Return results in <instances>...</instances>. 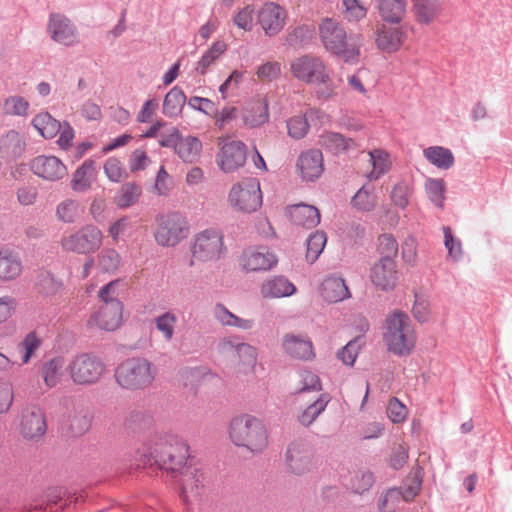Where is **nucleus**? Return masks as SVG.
<instances>
[{
	"mask_svg": "<svg viewBox=\"0 0 512 512\" xmlns=\"http://www.w3.org/2000/svg\"><path fill=\"white\" fill-rule=\"evenodd\" d=\"M244 72L234 70L231 75L222 83L219 87V91L222 95V98L225 99L228 94L233 93L237 90L243 81Z\"/></svg>",
	"mask_w": 512,
	"mask_h": 512,
	"instance_id": "e2e57ef3",
	"label": "nucleus"
},
{
	"mask_svg": "<svg viewBox=\"0 0 512 512\" xmlns=\"http://www.w3.org/2000/svg\"><path fill=\"white\" fill-rule=\"evenodd\" d=\"M96 178L95 161L85 160L80 167L76 169L71 180V187L76 192H84L90 189Z\"/></svg>",
	"mask_w": 512,
	"mask_h": 512,
	"instance_id": "2f4dec72",
	"label": "nucleus"
},
{
	"mask_svg": "<svg viewBox=\"0 0 512 512\" xmlns=\"http://www.w3.org/2000/svg\"><path fill=\"white\" fill-rule=\"evenodd\" d=\"M302 387L300 392L320 391L322 389L320 378L317 374L309 370H303L300 373Z\"/></svg>",
	"mask_w": 512,
	"mask_h": 512,
	"instance_id": "69168bd1",
	"label": "nucleus"
},
{
	"mask_svg": "<svg viewBox=\"0 0 512 512\" xmlns=\"http://www.w3.org/2000/svg\"><path fill=\"white\" fill-rule=\"evenodd\" d=\"M441 10V0H413L412 12L420 24L432 23L440 15Z\"/></svg>",
	"mask_w": 512,
	"mask_h": 512,
	"instance_id": "7c9ffc66",
	"label": "nucleus"
},
{
	"mask_svg": "<svg viewBox=\"0 0 512 512\" xmlns=\"http://www.w3.org/2000/svg\"><path fill=\"white\" fill-rule=\"evenodd\" d=\"M287 215L290 221L303 228L312 229L320 223V212L319 210L307 204H295L287 207Z\"/></svg>",
	"mask_w": 512,
	"mask_h": 512,
	"instance_id": "4be33fe9",
	"label": "nucleus"
},
{
	"mask_svg": "<svg viewBox=\"0 0 512 512\" xmlns=\"http://www.w3.org/2000/svg\"><path fill=\"white\" fill-rule=\"evenodd\" d=\"M32 126L45 139L54 138L62 128V124L48 112L37 114L32 120Z\"/></svg>",
	"mask_w": 512,
	"mask_h": 512,
	"instance_id": "c9c22d12",
	"label": "nucleus"
},
{
	"mask_svg": "<svg viewBox=\"0 0 512 512\" xmlns=\"http://www.w3.org/2000/svg\"><path fill=\"white\" fill-rule=\"evenodd\" d=\"M399 250L398 242L392 234L384 233L378 237L377 251L381 258L394 260Z\"/></svg>",
	"mask_w": 512,
	"mask_h": 512,
	"instance_id": "09e8293b",
	"label": "nucleus"
},
{
	"mask_svg": "<svg viewBox=\"0 0 512 512\" xmlns=\"http://www.w3.org/2000/svg\"><path fill=\"white\" fill-rule=\"evenodd\" d=\"M141 193L140 185L135 182H128L118 190L114 202L120 208H128L138 201Z\"/></svg>",
	"mask_w": 512,
	"mask_h": 512,
	"instance_id": "a19ab883",
	"label": "nucleus"
},
{
	"mask_svg": "<svg viewBox=\"0 0 512 512\" xmlns=\"http://www.w3.org/2000/svg\"><path fill=\"white\" fill-rule=\"evenodd\" d=\"M30 168L38 177L52 182L67 175L66 166L56 156L39 155L31 161Z\"/></svg>",
	"mask_w": 512,
	"mask_h": 512,
	"instance_id": "a211bd4d",
	"label": "nucleus"
},
{
	"mask_svg": "<svg viewBox=\"0 0 512 512\" xmlns=\"http://www.w3.org/2000/svg\"><path fill=\"white\" fill-rule=\"evenodd\" d=\"M115 378L117 383L125 389H144L154 381L155 372L148 360L129 358L116 368Z\"/></svg>",
	"mask_w": 512,
	"mask_h": 512,
	"instance_id": "6e6552de",
	"label": "nucleus"
},
{
	"mask_svg": "<svg viewBox=\"0 0 512 512\" xmlns=\"http://www.w3.org/2000/svg\"><path fill=\"white\" fill-rule=\"evenodd\" d=\"M159 145L164 148H172L175 154L185 163L196 162L202 151V142L198 137L183 136L176 127H172L161 134Z\"/></svg>",
	"mask_w": 512,
	"mask_h": 512,
	"instance_id": "f8f14e48",
	"label": "nucleus"
},
{
	"mask_svg": "<svg viewBox=\"0 0 512 512\" xmlns=\"http://www.w3.org/2000/svg\"><path fill=\"white\" fill-rule=\"evenodd\" d=\"M47 429L45 415L38 407L26 409L22 414L21 434L26 439L42 437Z\"/></svg>",
	"mask_w": 512,
	"mask_h": 512,
	"instance_id": "412c9836",
	"label": "nucleus"
},
{
	"mask_svg": "<svg viewBox=\"0 0 512 512\" xmlns=\"http://www.w3.org/2000/svg\"><path fill=\"white\" fill-rule=\"evenodd\" d=\"M297 167L302 179L314 181L324 171L323 154L319 149H309L300 154L297 160Z\"/></svg>",
	"mask_w": 512,
	"mask_h": 512,
	"instance_id": "6ab92c4d",
	"label": "nucleus"
},
{
	"mask_svg": "<svg viewBox=\"0 0 512 512\" xmlns=\"http://www.w3.org/2000/svg\"><path fill=\"white\" fill-rule=\"evenodd\" d=\"M377 9L383 21L399 23L406 12L405 0H377Z\"/></svg>",
	"mask_w": 512,
	"mask_h": 512,
	"instance_id": "473e14b6",
	"label": "nucleus"
},
{
	"mask_svg": "<svg viewBox=\"0 0 512 512\" xmlns=\"http://www.w3.org/2000/svg\"><path fill=\"white\" fill-rule=\"evenodd\" d=\"M224 236L221 230L208 228L194 236L191 243L192 258L190 266L196 262H208L218 260L225 252Z\"/></svg>",
	"mask_w": 512,
	"mask_h": 512,
	"instance_id": "9d476101",
	"label": "nucleus"
},
{
	"mask_svg": "<svg viewBox=\"0 0 512 512\" xmlns=\"http://www.w3.org/2000/svg\"><path fill=\"white\" fill-rule=\"evenodd\" d=\"M228 201L237 211L255 212L261 207L263 201L259 179L247 177L234 184L229 192Z\"/></svg>",
	"mask_w": 512,
	"mask_h": 512,
	"instance_id": "9b49d317",
	"label": "nucleus"
},
{
	"mask_svg": "<svg viewBox=\"0 0 512 512\" xmlns=\"http://www.w3.org/2000/svg\"><path fill=\"white\" fill-rule=\"evenodd\" d=\"M269 120V104L267 99L251 101L243 111L245 125L255 128L262 126Z\"/></svg>",
	"mask_w": 512,
	"mask_h": 512,
	"instance_id": "c85d7f7f",
	"label": "nucleus"
},
{
	"mask_svg": "<svg viewBox=\"0 0 512 512\" xmlns=\"http://www.w3.org/2000/svg\"><path fill=\"white\" fill-rule=\"evenodd\" d=\"M410 194L409 184L406 181H400L393 187L390 197L395 206L405 209L409 205Z\"/></svg>",
	"mask_w": 512,
	"mask_h": 512,
	"instance_id": "864d4df0",
	"label": "nucleus"
},
{
	"mask_svg": "<svg viewBox=\"0 0 512 512\" xmlns=\"http://www.w3.org/2000/svg\"><path fill=\"white\" fill-rule=\"evenodd\" d=\"M319 143L327 151L334 155L347 153L358 148V144L352 138H347L340 133L325 132L320 136Z\"/></svg>",
	"mask_w": 512,
	"mask_h": 512,
	"instance_id": "cd10ccee",
	"label": "nucleus"
},
{
	"mask_svg": "<svg viewBox=\"0 0 512 512\" xmlns=\"http://www.w3.org/2000/svg\"><path fill=\"white\" fill-rule=\"evenodd\" d=\"M186 96L181 88L173 87L164 97L163 113L168 117H175L182 111Z\"/></svg>",
	"mask_w": 512,
	"mask_h": 512,
	"instance_id": "ea45409f",
	"label": "nucleus"
},
{
	"mask_svg": "<svg viewBox=\"0 0 512 512\" xmlns=\"http://www.w3.org/2000/svg\"><path fill=\"white\" fill-rule=\"evenodd\" d=\"M154 239L162 247H175L190 233L187 217L178 211L159 214L156 217Z\"/></svg>",
	"mask_w": 512,
	"mask_h": 512,
	"instance_id": "423d86ee",
	"label": "nucleus"
},
{
	"mask_svg": "<svg viewBox=\"0 0 512 512\" xmlns=\"http://www.w3.org/2000/svg\"><path fill=\"white\" fill-rule=\"evenodd\" d=\"M98 264L104 272L115 271L120 264V255L114 249H104L98 255Z\"/></svg>",
	"mask_w": 512,
	"mask_h": 512,
	"instance_id": "13d9d810",
	"label": "nucleus"
},
{
	"mask_svg": "<svg viewBox=\"0 0 512 512\" xmlns=\"http://www.w3.org/2000/svg\"><path fill=\"white\" fill-rule=\"evenodd\" d=\"M219 347L223 352L234 350L243 365L251 368L255 367L257 362L256 349L247 343L240 342L238 337L224 338Z\"/></svg>",
	"mask_w": 512,
	"mask_h": 512,
	"instance_id": "393cba45",
	"label": "nucleus"
},
{
	"mask_svg": "<svg viewBox=\"0 0 512 512\" xmlns=\"http://www.w3.org/2000/svg\"><path fill=\"white\" fill-rule=\"evenodd\" d=\"M330 401L328 394H321L316 401L310 404L298 417L299 422L304 426L311 425L315 419L326 409Z\"/></svg>",
	"mask_w": 512,
	"mask_h": 512,
	"instance_id": "c03bdc74",
	"label": "nucleus"
},
{
	"mask_svg": "<svg viewBox=\"0 0 512 512\" xmlns=\"http://www.w3.org/2000/svg\"><path fill=\"white\" fill-rule=\"evenodd\" d=\"M189 458V446L177 435H164L156 438L154 443L147 447L140 458L137 468L156 467L171 473L173 477L181 474L180 497L188 505L190 498H197L203 489V473L198 469L184 468Z\"/></svg>",
	"mask_w": 512,
	"mask_h": 512,
	"instance_id": "f257e3e1",
	"label": "nucleus"
},
{
	"mask_svg": "<svg viewBox=\"0 0 512 512\" xmlns=\"http://www.w3.org/2000/svg\"><path fill=\"white\" fill-rule=\"evenodd\" d=\"M65 370L74 384L88 386L98 383L107 367L99 356L82 352L72 357Z\"/></svg>",
	"mask_w": 512,
	"mask_h": 512,
	"instance_id": "0eeeda50",
	"label": "nucleus"
},
{
	"mask_svg": "<svg viewBox=\"0 0 512 512\" xmlns=\"http://www.w3.org/2000/svg\"><path fill=\"white\" fill-rule=\"evenodd\" d=\"M284 351L293 358L309 361L315 358L313 343L308 336L286 334L283 337Z\"/></svg>",
	"mask_w": 512,
	"mask_h": 512,
	"instance_id": "aec40b11",
	"label": "nucleus"
},
{
	"mask_svg": "<svg viewBox=\"0 0 512 512\" xmlns=\"http://www.w3.org/2000/svg\"><path fill=\"white\" fill-rule=\"evenodd\" d=\"M321 296L330 303H336L350 297L345 280L339 276H327L320 288Z\"/></svg>",
	"mask_w": 512,
	"mask_h": 512,
	"instance_id": "a878e982",
	"label": "nucleus"
},
{
	"mask_svg": "<svg viewBox=\"0 0 512 512\" xmlns=\"http://www.w3.org/2000/svg\"><path fill=\"white\" fill-rule=\"evenodd\" d=\"M121 280H113L100 288L98 297L102 302L99 309L93 313L87 325L105 331H115L123 322L124 305L119 300Z\"/></svg>",
	"mask_w": 512,
	"mask_h": 512,
	"instance_id": "f03ea898",
	"label": "nucleus"
},
{
	"mask_svg": "<svg viewBox=\"0 0 512 512\" xmlns=\"http://www.w3.org/2000/svg\"><path fill=\"white\" fill-rule=\"evenodd\" d=\"M425 158L439 169L447 170L454 165V156L450 149L442 146H431L424 149Z\"/></svg>",
	"mask_w": 512,
	"mask_h": 512,
	"instance_id": "e433bc0d",
	"label": "nucleus"
},
{
	"mask_svg": "<svg viewBox=\"0 0 512 512\" xmlns=\"http://www.w3.org/2000/svg\"><path fill=\"white\" fill-rule=\"evenodd\" d=\"M374 483V476L371 472H360L352 478L351 488L355 493L361 494L370 489Z\"/></svg>",
	"mask_w": 512,
	"mask_h": 512,
	"instance_id": "0e129e2a",
	"label": "nucleus"
},
{
	"mask_svg": "<svg viewBox=\"0 0 512 512\" xmlns=\"http://www.w3.org/2000/svg\"><path fill=\"white\" fill-rule=\"evenodd\" d=\"M104 171L112 182H120L127 176L126 169L115 157H110L106 160L104 164Z\"/></svg>",
	"mask_w": 512,
	"mask_h": 512,
	"instance_id": "052dcab7",
	"label": "nucleus"
},
{
	"mask_svg": "<svg viewBox=\"0 0 512 512\" xmlns=\"http://www.w3.org/2000/svg\"><path fill=\"white\" fill-rule=\"evenodd\" d=\"M278 262L277 257L266 247H249L240 257V265L247 272H259L272 269Z\"/></svg>",
	"mask_w": 512,
	"mask_h": 512,
	"instance_id": "dca6fc26",
	"label": "nucleus"
},
{
	"mask_svg": "<svg viewBox=\"0 0 512 512\" xmlns=\"http://www.w3.org/2000/svg\"><path fill=\"white\" fill-rule=\"evenodd\" d=\"M316 66H291L293 75L307 83H319L327 87V92L319 90L325 98L329 97L332 90L329 87L330 78L325 72V66H319L320 69H314Z\"/></svg>",
	"mask_w": 512,
	"mask_h": 512,
	"instance_id": "bb28decb",
	"label": "nucleus"
},
{
	"mask_svg": "<svg viewBox=\"0 0 512 512\" xmlns=\"http://www.w3.org/2000/svg\"><path fill=\"white\" fill-rule=\"evenodd\" d=\"M405 33L400 28H391L383 26L376 38L377 46L387 52L397 50L403 43Z\"/></svg>",
	"mask_w": 512,
	"mask_h": 512,
	"instance_id": "72a5a7b5",
	"label": "nucleus"
},
{
	"mask_svg": "<svg viewBox=\"0 0 512 512\" xmlns=\"http://www.w3.org/2000/svg\"><path fill=\"white\" fill-rule=\"evenodd\" d=\"M287 20L286 9L276 2H265L257 11V21L268 36L279 34Z\"/></svg>",
	"mask_w": 512,
	"mask_h": 512,
	"instance_id": "4468645a",
	"label": "nucleus"
},
{
	"mask_svg": "<svg viewBox=\"0 0 512 512\" xmlns=\"http://www.w3.org/2000/svg\"><path fill=\"white\" fill-rule=\"evenodd\" d=\"M342 13L348 22H359L367 15L368 0H341Z\"/></svg>",
	"mask_w": 512,
	"mask_h": 512,
	"instance_id": "79ce46f5",
	"label": "nucleus"
},
{
	"mask_svg": "<svg viewBox=\"0 0 512 512\" xmlns=\"http://www.w3.org/2000/svg\"><path fill=\"white\" fill-rule=\"evenodd\" d=\"M398 270L395 260L380 258L370 269V280L381 291H392L398 284Z\"/></svg>",
	"mask_w": 512,
	"mask_h": 512,
	"instance_id": "2eb2a0df",
	"label": "nucleus"
},
{
	"mask_svg": "<svg viewBox=\"0 0 512 512\" xmlns=\"http://www.w3.org/2000/svg\"><path fill=\"white\" fill-rule=\"evenodd\" d=\"M414 317L421 323L429 319L430 307L429 302L423 297L415 293V302L412 308Z\"/></svg>",
	"mask_w": 512,
	"mask_h": 512,
	"instance_id": "774afa93",
	"label": "nucleus"
},
{
	"mask_svg": "<svg viewBox=\"0 0 512 512\" xmlns=\"http://www.w3.org/2000/svg\"><path fill=\"white\" fill-rule=\"evenodd\" d=\"M58 219L65 223H73L80 215V204L76 200L66 199L56 209Z\"/></svg>",
	"mask_w": 512,
	"mask_h": 512,
	"instance_id": "de8ad7c7",
	"label": "nucleus"
},
{
	"mask_svg": "<svg viewBox=\"0 0 512 512\" xmlns=\"http://www.w3.org/2000/svg\"><path fill=\"white\" fill-rule=\"evenodd\" d=\"M42 344L43 340L36 331L27 333L16 345L13 354L14 360H17L16 364L25 365L29 363Z\"/></svg>",
	"mask_w": 512,
	"mask_h": 512,
	"instance_id": "b1692460",
	"label": "nucleus"
},
{
	"mask_svg": "<svg viewBox=\"0 0 512 512\" xmlns=\"http://www.w3.org/2000/svg\"><path fill=\"white\" fill-rule=\"evenodd\" d=\"M407 414L408 410L406 406L400 402L398 398L393 397L389 400L387 405V415L393 423H403L407 418Z\"/></svg>",
	"mask_w": 512,
	"mask_h": 512,
	"instance_id": "bf43d9fd",
	"label": "nucleus"
},
{
	"mask_svg": "<svg viewBox=\"0 0 512 512\" xmlns=\"http://www.w3.org/2000/svg\"><path fill=\"white\" fill-rule=\"evenodd\" d=\"M64 367V358L56 356L44 362L41 367V375L46 386L53 388L61 379Z\"/></svg>",
	"mask_w": 512,
	"mask_h": 512,
	"instance_id": "58836bf2",
	"label": "nucleus"
},
{
	"mask_svg": "<svg viewBox=\"0 0 512 512\" xmlns=\"http://www.w3.org/2000/svg\"><path fill=\"white\" fill-rule=\"evenodd\" d=\"M29 102L21 96H10L3 104L4 113L13 116H26L29 109Z\"/></svg>",
	"mask_w": 512,
	"mask_h": 512,
	"instance_id": "8fccbe9b",
	"label": "nucleus"
},
{
	"mask_svg": "<svg viewBox=\"0 0 512 512\" xmlns=\"http://www.w3.org/2000/svg\"><path fill=\"white\" fill-rule=\"evenodd\" d=\"M352 205L361 211H371L376 206V196L372 190H367L363 186L352 198Z\"/></svg>",
	"mask_w": 512,
	"mask_h": 512,
	"instance_id": "3c124183",
	"label": "nucleus"
},
{
	"mask_svg": "<svg viewBox=\"0 0 512 512\" xmlns=\"http://www.w3.org/2000/svg\"><path fill=\"white\" fill-rule=\"evenodd\" d=\"M22 272V263L9 250H0V281L16 279Z\"/></svg>",
	"mask_w": 512,
	"mask_h": 512,
	"instance_id": "f704fd0d",
	"label": "nucleus"
},
{
	"mask_svg": "<svg viewBox=\"0 0 512 512\" xmlns=\"http://www.w3.org/2000/svg\"><path fill=\"white\" fill-rule=\"evenodd\" d=\"M384 340L389 351L396 355H408L416 342L415 330L407 314L395 311L386 318Z\"/></svg>",
	"mask_w": 512,
	"mask_h": 512,
	"instance_id": "20e7f679",
	"label": "nucleus"
},
{
	"mask_svg": "<svg viewBox=\"0 0 512 512\" xmlns=\"http://www.w3.org/2000/svg\"><path fill=\"white\" fill-rule=\"evenodd\" d=\"M103 243V233L94 224H86L75 231L63 235L60 241L62 249L80 255H92Z\"/></svg>",
	"mask_w": 512,
	"mask_h": 512,
	"instance_id": "1a4fd4ad",
	"label": "nucleus"
},
{
	"mask_svg": "<svg viewBox=\"0 0 512 512\" xmlns=\"http://www.w3.org/2000/svg\"><path fill=\"white\" fill-rule=\"evenodd\" d=\"M372 170L367 175L369 180H378L386 174L391 167L390 155L383 149H373L369 151Z\"/></svg>",
	"mask_w": 512,
	"mask_h": 512,
	"instance_id": "4c0bfd02",
	"label": "nucleus"
},
{
	"mask_svg": "<svg viewBox=\"0 0 512 512\" xmlns=\"http://www.w3.org/2000/svg\"><path fill=\"white\" fill-rule=\"evenodd\" d=\"M246 158V145L242 141L232 140L221 147L217 161L224 172H233L245 164Z\"/></svg>",
	"mask_w": 512,
	"mask_h": 512,
	"instance_id": "f3484780",
	"label": "nucleus"
},
{
	"mask_svg": "<svg viewBox=\"0 0 512 512\" xmlns=\"http://www.w3.org/2000/svg\"><path fill=\"white\" fill-rule=\"evenodd\" d=\"M444 233V244L446 249L448 250V255L454 261H458L462 256V243L461 241L454 237L452 230L449 226L443 227Z\"/></svg>",
	"mask_w": 512,
	"mask_h": 512,
	"instance_id": "4d7b16f0",
	"label": "nucleus"
},
{
	"mask_svg": "<svg viewBox=\"0 0 512 512\" xmlns=\"http://www.w3.org/2000/svg\"><path fill=\"white\" fill-rule=\"evenodd\" d=\"M425 189L430 201L437 207L443 208L445 200V181L443 179L429 178L425 182Z\"/></svg>",
	"mask_w": 512,
	"mask_h": 512,
	"instance_id": "49530a36",
	"label": "nucleus"
},
{
	"mask_svg": "<svg viewBox=\"0 0 512 512\" xmlns=\"http://www.w3.org/2000/svg\"><path fill=\"white\" fill-rule=\"evenodd\" d=\"M173 188V179L162 165L156 175L154 189L158 195L166 196Z\"/></svg>",
	"mask_w": 512,
	"mask_h": 512,
	"instance_id": "680f3d73",
	"label": "nucleus"
},
{
	"mask_svg": "<svg viewBox=\"0 0 512 512\" xmlns=\"http://www.w3.org/2000/svg\"><path fill=\"white\" fill-rule=\"evenodd\" d=\"M254 16L255 9L253 5H246L235 13L233 22L238 28L251 31L254 26Z\"/></svg>",
	"mask_w": 512,
	"mask_h": 512,
	"instance_id": "5fc2aeb1",
	"label": "nucleus"
},
{
	"mask_svg": "<svg viewBox=\"0 0 512 512\" xmlns=\"http://www.w3.org/2000/svg\"><path fill=\"white\" fill-rule=\"evenodd\" d=\"M46 31L55 43L63 46H75L80 42L77 26L69 17L62 13H50Z\"/></svg>",
	"mask_w": 512,
	"mask_h": 512,
	"instance_id": "ddd939ff",
	"label": "nucleus"
},
{
	"mask_svg": "<svg viewBox=\"0 0 512 512\" xmlns=\"http://www.w3.org/2000/svg\"><path fill=\"white\" fill-rule=\"evenodd\" d=\"M319 34L325 49L339 57L349 61H359L360 43L357 37L347 35L344 27L334 19H324L319 27Z\"/></svg>",
	"mask_w": 512,
	"mask_h": 512,
	"instance_id": "7ed1b4c3",
	"label": "nucleus"
},
{
	"mask_svg": "<svg viewBox=\"0 0 512 512\" xmlns=\"http://www.w3.org/2000/svg\"><path fill=\"white\" fill-rule=\"evenodd\" d=\"M230 438L237 446L252 452L262 451L268 444V434L262 421L251 415H241L230 423Z\"/></svg>",
	"mask_w": 512,
	"mask_h": 512,
	"instance_id": "39448f33",
	"label": "nucleus"
},
{
	"mask_svg": "<svg viewBox=\"0 0 512 512\" xmlns=\"http://www.w3.org/2000/svg\"><path fill=\"white\" fill-rule=\"evenodd\" d=\"M288 134L294 139L303 138L309 131V123L305 116L298 115L287 121Z\"/></svg>",
	"mask_w": 512,
	"mask_h": 512,
	"instance_id": "6e6d98bb",
	"label": "nucleus"
},
{
	"mask_svg": "<svg viewBox=\"0 0 512 512\" xmlns=\"http://www.w3.org/2000/svg\"><path fill=\"white\" fill-rule=\"evenodd\" d=\"M177 323V317L172 312H166L155 319V325L164 338L170 341L174 335V328Z\"/></svg>",
	"mask_w": 512,
	"mask_h": 512,
	"instance_id": "603ef678",
	"label": "nucleus"
},
{
	"mask_svg": "<svg viewBox=\"0 0 512 512\" xmlns=\"http://www.w3.org/2000/svg\"><path fill=\"white\" fill-rule=\"evenodd\" d=\"M295 291V285L284 276H274L261 285V294L265 298L287 297Z\"/></svg>",
	"mask_w": 512,
	"mask_h": 512,
	"instance_id": "c756f323",
	"label": "nucleus"
},
{
	"mask_svg": "<svg viewBox=\"0 0 512 512\" xmlns=\"http://www.w3.org/2000/svg\"><path fill=\"white\" fill-rule=\"evenodd\" d=\"M286 462L295 474L304 473L311 463V452L303 442H293L286 453Z\"/></svg>",
	"mask_w": 512,
	"mask_h": 512,
	"instance_id": "5701e85b",
	"label": "nucleus"
},
{
	"mask_svg": "<svg viewBox=\"0 0 512 512\" xmlns=\"http://www.w3.org/2000/svg\"><path fill=\"white\" fill-rule=\"evenodd\" d=\"M327 242V237L323 231H315L307 239L306 259L314 263L322 253Z\"/></svg>",
	"mask_w": 512,
	"mask_h": 512,
	"instance_id": "a18cd8bd",
	"label": "nucleus"
},
{
	"mask_svg": "<svg viewBox=\"0 0 512 512\" xmlns=\"http://www.w3.org/2000/svg\"><path fill=\"white\" fill-rule=\"evenodd\" d=\"M18 303L12 296L0 297V324L10 319L16 312Z\"/></svg>",
	"mask_w": 512,
	"mask_h": 512,
	"instance_id": "338daca9",
	"label": "nucleus"
},
{
	"mask_svg": "<svg viewBox=\"0 0 512 512\" xmlns=\"http://www.w3.org/2000/svg\"><path fill=\"white\" fill-rule=\"evenodd\" d=\"M214 315L216 319L223 325L234 326L245 330L250 329L253 325L252 320L242 319L236 316L222 304H217L215 306Z\"/></svg>",
	"mask_w": 512,
	"mask_h": 512,
	"instance_id": "37998d69",
	"label": "nucleus"
}]
</instances>
